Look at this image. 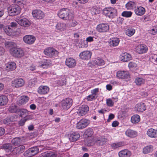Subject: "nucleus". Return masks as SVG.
<instances>
[{
  "label": "nucleus",
  "instance_id": "f257e3e1",
  "mask_svg": "<svg viewBox=\"0 0 157 157\" xmlns=\"http://www.w3.org/2000/svg\"><path fill=\"white\" fill-rule=\"evenodd\" d=\"M58 15L59 17L65 20L72 21L74 18V15L71 11L68 9L63 8L59 10Z\"/></svg>",
  "mask_w": 157,
  "mask_h": 157
},
{
  "label": "nucleus",
  "instance_id": "f03ea898",
  "mask_svg": "<svg viewBox=\"0 0 157 157\" xmlns=\"http://www.w3.org/2000/svg\"><path fill=\"white\" fill-rule=\"evenodd\" d=\"M21 9L18 5H14L8 8V14L10 16H13L19 14Z\"/></svg>",
  "mask_w": 157,
  "mask_h": 157
},
{
  "label": "nucleus",
  "instance_id": "7ed1b4c3",
  "mask_svg": "<svg viewBox=\"0 0 157 157\" xmlns=\"http://www.w3.org/2000/svg\"><path fill=\"white\" fill-rule=\"evenodd\" d=\"M72 104V99L70 98H67L62 101L60 103V107L63 109L67 110L70 107Z\"/></svg>",
  "mask_w": 157,
  "mask_h": 157
},
{
  "label": "nucleus",
  "instance_id": "20e7f679",
  "mask_svg": "<svg viewBox=\"0 0 157 157\" xmlns=\"http://www.w3.org/2000/svg\"><path fill=\"white\" fill-rule=\"evenodd\" d=\"M10 53L15 57H21L24 55V52L21 49L17 48H13L10 50Z\"/></svg>",
  "mask_w": 157,
  "mask_h": 157
},
{
  "label": "nucleus",
  "instance_id": "39448f33",
  "mask_svg": "<svg viewBox=\"0 0 157 157\" xmlns=\"http://www.w3.org/2000/svg\"><path fill=\"white\" fill-rule=\"evenodd\" d=\"M117 12L116 10L113 8H107L103 10L104 14L110 18H113Z\"/></svg>",
  "mask_w": 157,
  "mask_h": 157
},
{
  "label": "nucleus",
  "instance_id": "423d86ee",
  "mask_svg": "<svg viewBox=\"0 0 157 157\" xmlns=\"http://www.w3.org/2000/svg\"><path fill=\"white\" fill-rule=\"evenodd\" d=\"M16 21L20 25L24 27H28L31 25L30 21L25 18L18 17L16 19Z\"/></svg>",
  "mask_w": 157,
  "mask_h": 157
},
{
  "label": "nucleus",
  "instance_id": "0eeeda50",
  "mask_svg": "<svg viewBox=\"0 0 157 157\" xmlns=\"http://www.w3.org/2000/svg\"><path fill=\"white\" fill-rule=\"evenodd\" d=\"M24 80L21 78H18L11 82V86L13 87L18 88L23 86L25 84Z\"/></svg>",
  "mask_w": 157,
  "mask_h": 157
},
{
  "label": "nucleus",
  "instance_id": "6e6552de",
  "mask_svg": "<svg viewBox=\"0 0 157 157\" xmlns=\"http://www.w3.org/2000/svg\"><path fill=\"white\" fill-rule=\"evenodd\" d=\"M44 52L45 55L50 57L57 55L58 53L57 51L51 47L46 48L44 50Z\"/></svg>",
  "mask_w": 157,
  "mask_h": 157
},
{
  "label": "nucleus",
  "instance_id": "1a4fd4ad",
  "mask_svg": "<svg viewBox=\"0 0 157 157\" xmlns=\"http://www.w3.org/2000/svg\"><path fill=\"white\" fill-rule=\"evenodd\" d=\"M90 123V121L88 119H82L76 125V128L78 129H82L86 127Z\"/></svg>",
  "mask_w": 157,
  "mask_h": 157
},
{
  "label": "nucleus",
  "instance_id": "9d476101",
  "mask_svg": "<svg viewBox=\"0 0 157 157\" xmlns=\"http://www.w3.org/2000/svg\"><path fill=\"white\" fill-rule=\"evenodd\" d=\"M96 29L100 33H105L108 31L109 26L107 24L101 23L98 25Z\"/></svg>",
  "mask_w": 157,
  "mask_h": 157
},
{
  "label": "nucleus",
  "instance_id": "9b49d317",
  "mask_svg": "<svg viewBox=\"0 0 157 157\" xmlns=\"http://www.w3.org/2000/svg\"><path fill=\"white\" fill-rule=\"evenodd\" d=\"M117 76L118 78L124 79L126 81L128 80L130 78L129 72L125 71H117Z\"/></svg>",
  "mask_w": 157,
  "mask_h": 157
},
{
  "label": "nucleus",
  "instance_id": "f8f14e48",
  "mask_svg": "<svg viewBox=\"0 0 157 157\" xmlns=\"http://www.w3.org/2000/svg\"><path fill=\"white\" fill-rule=\"evenodd\" d=\"M40 146H39L38 147H35L29 149L25 153L26 154V156L28 157L32 156L36 154L39 152V147Z\"/></svg>",
  "mask_w": 157,
  "mask_h": 157
},
{
  "label": "nucleus",
  "instance_id": "ddd939ff",
  "mask_svg": "<svg viewBox=\"0 0 157 157\" xmlns=\"http://www.w3.org/2000/svg\"><path fill=\"white\" fill-rule=\"evenodd\" d=\"M32 14L35 18L37 19H41L44 17V14L41 10H33Z\"/></svg>",
  "mask_w": 157,
  "mask_h": 157
},
{
  "label": "nucleus",
  "instance_id": "4468645a",
  "mask_svg": "<svg viewBox=\"0 0 157 157\" xmlns=\"http://www.w3.org/2000/svg\"><path fill=\"white\" fill-rule=\"evenodd\" d=\"M35 40V37L32 35H26L23 37V40L24 42L28 44H33Z\"/></svg>",
  "mask_w": 157,
  "mask_h": 157
},
{
  "label": "nucleus",
  "instance_id": "2eb2a0df",
  "mask_svg": "<svg viewBox=\"0 0 157 157\" xmlns=\"http://www.w3.org/2000/svg\"><path fill=\"white\" fill-rule=\"evenodd\" d=\"M89 108L86 105H82L78 109L77 113L80 116L86 114L89 111Z\"/></svg>",
  "mask_w": 157,
  "mask_h": 157
},
{
  "label": "nucleus",
  "instance_id": "dca6fc26",
  "mask_svg": "<svg viewBox=\"0 0 157 157\" xmlns=\"http://www.w3.org/2000/svg\"><path fill=\"white\" fill-rule=\"evenodd\" d=\"M136 49L138 53L142 54L147 52L148 48L144 44H139L136 47Z\"/></svg>",
  "mask_w": 157,
  "mask_h": 157
},
{
  "label": "nucleus",
  "instance_id": "f3484780",
  "mask_svg": "<svg viewBox=\"0 0 157 157\" xmlns=\"http://www.w3.org/2000/svg\"><path fill=\"white\" fill-rule=\"evenodd\" d=\"M67 26L66 24L64 23L58 22L56 25V29L57 32H63L66 29Z\"/></svg>",
  "mask_w": 157,
  "mask_h": 157
},
{
  "label": "nucleus",
  "instance_id": "a211bd4d",
  "mask_svg": "<svg viewBox=\"0 0 157 157\" xmlns=\"http://www.w3.org/2000/svg\"><path fill=\"white\" fill-rule=\"evenodd\" d=\"M92 53L89 51H85L82 52L79 54L80 57L82 59H89L91 56Z\"/></svg>",
  "mask_w": 157,
  "mask_h": 157
},
{
  "label": "nucleus",
  "instance_id": "6ab92c4d",
  "mask_svg": "<svg viewBox=\"0 0 157 157\" xmlns=\"http://www.w3.org/2000/svg\"><path fill=\"white\" fill-rule=\"evenodd\" d=\"M132 155L130 151L127 149H124L120 151L118 153L119 157H130Z\"/></svg>",
  "mask_w": 157,
  "mask_h": 157
},
{
  "label": "nucleus",
  "instance_id": "aec40b11",
  "mask_svg": "<svg viewBox=\"0 0 157 157\" xmlns=\"http://www.w3.org/2000/svg\"><path fill=\"white\" fill-rule=\"evenodd\" d=\"M66 64L69 67H74L76 65V60L73 58H68L66 60Z\"/></svg>",
  "mask_w": 157,
  "mask_h": 157
},
{
  "label": "nucleus",
  "instance_id": "412c9836",
  "mask_svg": "<svg viewBox=\"0 0 157 157\" xmlns=\"http://www.w3.org/2000/svg\"><path fill=\"white\" fill-rule=\"evenodd\" d=\"M29 99V98L27 96H21L18 99L17 103L19 105H24L28 101Z\"/></svg>",
  "mask_w": 157,
  "mask_h": 157
},
{
  "label": "nucleus",
  "instance_id": "4be33fe9",
  "mask_svg": "<svg viewBox=\"0 0 157 157\" xmlns=\"http://www.w3.org/2000/svg\"><path fill=\"white\" fill-rule=\"evenodd\" d=\"M49 88L45 86H41L38 89V92L40 94L44 95L47 94L49 91Z\"/></svg>",
  "mask_w": 157,
  "mask_h": 157
},
{
  "label": "nucleus",
  "instance_id": "5701e85b",
  "mask_svg": "<svg viewBox=\"0 0 157 157\" xmlns=\"http://www.w3.org/2000/svg\"><path fill=\"white\" fill-rule=\"evenodd\" d=\"M120 40L117 37H114L110 39L108 41L109 45L111 47L117 46Z\"/></svg>",
  "mask_w": 157,
  "mask_h": 157
},
{
  "label": "nucleus",
  "instance_id": "b1692460",
  "mask_svg": "<svg viewBox=\"0 0 157 157\" xmlns=\"http://www.w3.org/2000/svg\"><path fill=\"white\" fill-rule=\"evenodd\" d=\"M135 14L138 16H142L145 13V9L142 6H138L134 10Z\"/></svg>",
  "mask_w": 157,
  "mask_h": 157
},
{
  "label": "nucleus",
  "instance_id": "393cba45",
  "mask_svg": "<svg viewBox=\"0 0 157 157\" xmlns=\"http://www.w3.org/2000/svg\"><path fill=\"white\" fill-rule=\"evenodd\" d=\"M135 107L136 111L138 112H143L146 109V105L142 102L137 103Z\"/></svg>",
  "mask_w": 157,
  "mask_h": 157
},
{
  "label": "nucleus",
  "instance_id": "a878e982",
  "mask_svg": "<svg viewBox=\"0 0 157 157\" xmlns=\"http://www.w3.org/2000/svg\"><path fill=\"white\" fill-rule=\"evenodd\" d=\"M25 149V147L23 145H20L15 147L12 151L13 154L16 155L23 152Z\"/></svg>",
  "mask_w": 157,
  "mask_h": 157
},
{
  "label": "nucleus",
  "instance_id": "bb28decb",
  "mask_svg": "<svg viewBox=\"0 0 157 157\" xmlns=\"http://www.w3.org/2000/svg\"><path fill=\"white\" fill-rule=\"evenodd\" d=\"M51 63V61L50 60L44 59L40 61L39 66L44 69L47 68L50 66Z\"/></svg>",
  "mask_w": 157,
  "mask_h": 157
},
{
  "label": "nucleus",
  "instance_id": "cd10ccee",
  "mask_svg": "<svg viewBox=\"0 0 157 157\" xmlns=\"http://www.w3.org/2000/svg\"><path fill=\"white\" fill-rule=\"evenodd\" d=\"M147 134L150 137L155 138L157 137V131L152 128H150L147 130Z\"/></svg>",
  "mask_w": 157,
  "mask_h": 157
},
{
  "label": "nucleus",
  "instance_id": "c85d7f7f",
  "mask_svg": "<svg viewBox=\"0 0 157 157\" xmlns=\"http://www.w3.org/2000/svg\"><path fill=\"white\" fill-rule=\"evenodd\" d=\"M125 134L128 137L133 138L136 136L137 132L135 131L128 128L125 131Z\"/></svg>",
  "mask_w": 157,
  "mask_h": 157
},
{
  "label": "nucleus",
  "instance_id": "c756f323",
  "mask_svg": "<svg viewBox=\"0 0 157 157\" xmlns=\"http://www.w3.org/2000/svg\"><path fill=\"white\" fill-rule=\"evenodd\" d=\"M80 137V135L78 132H72L70 135L69 139L70 141L74 142L77 140Z\"/></svg>",
  "mask_w": 157,
  "mask_h": 157
},
{
  "label": "nucleus",
  "instance_id": "7c9ffc66",
  "mask_svg": "<svg viewBox=\"0 0 157 157\" xmlns=\"http://www.w3.org/2000/svg\"><path fill=\"white\" fill-rule=\"evenodd\" d=\"M131 55L126 52H125L122 54L120 56L121 60L123 62H127L129 61L131 59Z\"/></svg>",
  "mask_w": 157,
  "mask_h": 157
},
{
  "label": "nucleus",
  "instance_id": "2f4dec72",
  "mask_svg": "<svg viewBox=\"0 0 157 157\" xmlns=\"http://www.w3.org/2000/svg\"><path fill=\"white\" fill-rule=\"evenodd\" d=\"M16 63L14 62H10L6 64V69L8 71L14 70L16 68Z\"/></svg>",
  "mask_w": 157,
  "mask_h": 157
},
{
  "label": "nucleus",
  "instance_id": "473e14b6",
  "mask_svg": "<svg viewBox=\"0 0 157 157\" xmlns=\"http://www.w3.org/2000/svg\"><path fill=\"white\" fill-rule=\"evenodd\" d=\"M19 113L20 116L22 117H27L28 116H32L29 115L30 112L25 109H20L19 111Z\"/></svg>",
  "mask_w": 157,
  "mask_h": 157
},
{
  "label": "nucleus",
  "instance_id": "72a5a7b5",
  "mask_svg": "<svg viewBox=\"0 0 157 157\" xmlns=\"http://www.w3.org/2000/svg\"><path fill=\"white\" fill-rule=\"evenodd\" d=\"M153 150V146L149 145L145 147L143 149V152L144 154H147L152 152Z\"/></svg>",
  "mask_w": 157,
  "mask_h": 157
},
{
  "label": "nucleus",
  "instance_id": "f704fd0d",
  "mask_svg": "<svg viewBox=\"0 0 157 157\" xmlns=\"http://www.w3.org/2000/svg\"><path fill=\"white\" fill-rule=\"evenodd\" d=\"M8 101L7 97L5 95L0 96V105H6Z\"/></svg>",
  "mask_w": 157,
  "mask_h": 157
},
{
  "label": "nucleus",
  "instance_id": "c9c22d12",
  "mask_svg": "<svg viewBox=\"0 0 157 157\" xmlns=\"http://www.w3.org/2000/svg\"><path fill=\"white\" fill-rule=\"evenodd\" d=\"M107 141V138L105 136H103L99 138V139L97 140V143L100 145H102L104 144Z\"/></svg>",
  "mask_w": 157,
  "mask_h": 157
},
{
  "label": "nucleus",
  "instance_id": "e433bc0d",
  "mask_svg": "<svg viewBox=\"0 0 157 157\" xmlns=\"http://www.w3.org/2000/svg\"><path fill=\"white\" fill-rule=\"evenodd\" d=\"M131 121L133 124L138 123L140 121V116L137 114L133 115L131 117Z\"/></svg>",
  "mask_w": 157,
  "mask_h": 157
},
{
  "label": "nucleus",
  "instance_id": "4c0bfd02",
  "mask_svg": "<svg viewBox=\"0 0 157 157\" xmlns=\"http://www.w3.org/2000/svg\"><path fill=\"white\" fill-rule=\"evenodd\" d=\"M66 82L65 76L60 77L59 79L56 81L57 85L62 86Z\"/></svg>",
  "mask_w": 157,
  "mask_h": 157
},
{
  "label": "nucleus",
  "instance_id": "58836bf2",
  "mask_svg": "<svg viewBox=\"0 0 157 157\" xmlns=\"http://www.w3.org/2000/svg\"><path fill=\"white\" fill-rule=\"evenodd\" d=\"M134 82L136 85L141 86L144 83L145 80L142 78L137 77L136 78Z\"/></svg>",
  "mask_w": 157,
  "mask_h": 157
},
{
  "label": "nucleus",
  "instance_id": "ea45409f",
  "mask_svg": "<svg viewBox=\"0 0 157 157\" xmlns=\"http://www.w3.org/2000/svg\"><path fill=\"white\" fill-rule=\"evenodd\" d=\"M93 62L94 63L99 66L105 64L104 61L102 59L99 58L95 59Z\"/></svg>",
  "mask_w": 157,
  "mask_h": 157
},
{
  "label": "nucleus",
  "instance_id": "a19ab883",
  "mask_svg": "<svg viewBox=\"0 0 157 157\" xmlns=\"http://www.w3.org/2000/svg\"><path fill=\"white\" fill-rule=\"evenodd\" d=\"M33 119L32 116H28L27 117H24L21 119L19 122V124L21 126L23 125L25 122L28 120L32 119Z\"/></svg>",
  "mask_w": 157,
  "mask_h": 157
},
{
  "label": "nucleus",
  "instance_id": "79ce46f5",
  "mask_svg": "<svg viewBox=\"0 0 157 157\" xmlns=\"http://www.w3.org/2000/svg\"><path fill=\"white\" fill-rule=\"evenodd\" d=\"M14 3L20 6H21L24 7V5L26 3V0H13Z\"/></svg>",
  "mask_w": 157,
  "mask_h": 157
},
{
  "label": "nucleus",
  "instance_id": "37998d69",
  "mask_svg": "<svg viewBox=\"0 0 157 157\" xmlns=\"http://www.w3.org/2000/svg\"><path fill=\"white\" fill-rule=\"evenodd\" d=\"M4 30L6 33L9 36H11L13 34V30L10 26H6L4 28Z\"/></svg>",
  "mask_w": 157,
  "mask_h": 157
},
{
  "label": "nucleus",
  "instance_id": "c03bdc74",
  "mask_svg": "<svg viewBox=\"0 0 157 157\" xmlns=\"http://www.w3.org/2000/svg\"><path fill=\"white\" fill-rule=\"evenodd\" d=\"M135 30L133 28L128 29L126 31V34L128 36L131 37L135 33Z\"/></svg>",
  "mask_w": 157,
  "mask_h": 157
},
{
  "label": "nucleus",
  "instance_id": "a18cd8bd",
  "mask_svg": "<svg viewBox=\"0 0 157 157\" xmlns=\"http://www.w3.org/2000/svg\"><path fill=\"white\" fill-rule=\"evenodd\" d=\"M124 145V143L123 142H119L117 143H115L111 144L112 147L113 149H116Z\"/></svg>",
  "mask_w": 157,
  "mask_h": 157
},
{
  "label": "nucleus",
  "instance_id": "49530a36",
  "mask_svg": "<svg viewBox=\"0 0 157 157\" xmlns=\"http://www.w3.org/2000/svg\"><path fill=\"white\" fill-rule=\"evenodd\" d=\"M135 4L134 2H128L125 5L126 7L128 10H131L135 6Z\"/></svg>",
  "mask_w": 157,
  "mask_h": 157
},
{
  "label": "nucleus",
  "instance_id": "de8ad7c7",
  "mask_svg": "<svg viewBox=\"0 0 157 157\" xmlns=\"http://www.w3.org/2000/svg\"><path fill=\"white\" fill-rule=\"evenodd\" d=\"M9 111L11 113H16L17 112V107L14 104H12L10 106L9 109Z\"/></svg>",
  "mask_w": 157,
  "mask_h": 157
},
{
  "label": "nucleus",
  "instance_id": "09e8293b",
  "mask_svg": "<svg viewBox=\"0 0 157 157\" xmlns=\"http://www.w3.org/2000/svg\"><path fill=\"white\" fill-rule=\"evenodd\" d=\"M132 14V13L131 11H124L123 12L121 15L124 17H130Z\"/></svg>",
  "mask_w": 157,
  "mask_h": 157
},
{
  "label": "nucleus",
  "instance_id": "8fccbe9b",
  "mask_svg": "<svg viewBox=\"0 0 157 157\" xmlns=\"http://www.w3.org/2000/svg\"><path fill=\"white\" fill-rule=\"evenodd\" d=\"M106 103L107 105L109 107L113 106L114 104V101L110 98L106 99Z\"/></svg>",
  "mask_w": 157,
  "mask_h": 157
},
{
  "label": "nucleus",
  "instance_id": "3c124183",
  "mask_svg": "<svg viewBox=\"0 0 157 157\" xmlns=\"http://www.w3.org/2000/svg\"><path fill=\"white\" fill-rule=\"evenodd\" d=\"M2 148L5 149H8L10 151H11L12 149L11 144H4L2 146Z\"/></svg>",
  "mask_w": 157,
  "mask_h": 157
},
{
  "label": "nucleus",
  "instance_id": "603ef678",
  "mask_svg": "<svg viewBox=\"0 0 157 157\" xmlns=\"http://www.w3.org/2000/svg\"><path fill=\"white\" fill-rule=\"evenodd\" d=\"M73 20V19H72ZM73 21L71 23H68L67 24V26L68 27H72L75 26L78 23L76 21L72 20Z\"/></svg>",
  "mask_w": 157,
  "mask_h": 157
},
{
  "label": "nucleus",
  "instance_id": "864d4df0",
  "mask_svg": "<svg viewBox=\"0 0 157 157\" xmlns=\"http://www.w3.org/2000/svg\"><path fill=\"white\" fill-rule=\"evenodd\" d=\"M94 37H92L91 36H89L86 38V43L85 44V46H84L85 47H87L88 46V44L87 42H91L94 41Z\"/></svg>",
  "mask_w": 157,
  "mask_h": 157
},
{
  "label": "nucleus",
  "instance_id": "5fc2aeb1",
  "mask_svg": "<svg viewBox=\"0 0 157 157\" xmlns=\"http://www.w3.org/2000/svg\"><path fill=\"white\" fill-rule=\"evenodd\" d=\"M36 82V80L35 79H33L30 80L29 81L28 86L30 87H32L35 84Z\"/></svg>",
  "mask_w": 157,
  "mask_h": 157
},
{
  "label": "nucleus",
  "instance_id": "6e6d98bb",
  "mask_svg": "<svg viewBox=\"0 0 157 157\" xmlns=\"http://www.w3.org/2000/svg\"><path fill=\"white\" fill-rule=\"evenodd\" d=\"M85 133L88 137H91L93 133V130L91 128H89L87 129Z\"/></svg>",
  "mask_w": 157,
  "mask_h": 157
},
{
  "label": "nucleus",
  "instance_id": "4d7b16f0",
  "mask_svg": "<svg viewBox=\"0 0 157 157\" xmlns=\"http://www.w3.org/2000/svg\"><path fill=\"white\" fill-rule=\"evenodd\" d=\"M97 97L92 94L87 97L86 99L88 101H91L96 99Z\"/></svg>",
  "mask_w": 157,
  "mask_h": 157
},
{
  "label": "nucleus",
  "instance_id": "13d9d810",
  "mask_svg": "<svg viewBox=\"0 0 157 157\" xmlns=\"http://www.w3.org/2000/svg\"><path fill=\"white\" fill-rule=\"evenodd\" d=\"M99 92V88H96L92 90L91 91V94L97 97V93Z\"/></svg>",
  "mask_w": 157,
  "mask_h": 157
},
{
  "label": "nucleus",
  "instance_id": "bf43d9fd",
  "mask_svg": "<svg viewBox=\"0 0 157 157\" xmlns=\"http://www.w3.org/2000/svg\"><path fill=\"white\" fill-rule=\"evenodd\" d=\"M128 66L130 69H132L136 67L137 64L134 62H131L129 63Z\"/></svg>",
  "mask_w": 157,
  "mask_h": 157
},
{
  "label": "nucleus",
  "instance_id": "052dcab7",
  "mask_svg": "<svg viewBox=\"0 0 157 157\" xmlns=\"http://www.w3.org/2000/svg\"><path fill=\"white\" fill-rule=\"evenodd\" d=\"M143 19V21L146 22L149 21L151 20L150 18L149 15L147 14L144 15L142 18Z\"/></svg>",
  "mask_w": 157,
  "mask_h": 157
},
{
  "label": "nucleus",
  "instance_id": "680f3d73",
  "mask_svg": "<svg viewBox=\"0 0 157 157\" xmlns=\"http://www.w3.org/2000/svg\"><path fill=\"white\" fill-rule=\"evenodd\" d=\"M47 153L48 157H56L57 156L56 154L53 151H50Z\"/></svg>",
  "mask_w": 157,
  "mask_h": 157
},
{
  "label": "nucleus",
  "instance_id": "e2e57ef3",
  "mask_svg": "<svg viewBox=\"0 0 157 157\" xmlns=\"http://www.w3.org/2000/svg\"><path fill=\"white\" fill-rule=\"evenodd\" d=\"M151 34L153 35H155L157 34V27H154L150 31Z\"/></svg>",
  "mask_w": 157,
  "mask_h": 157
},
{
  "label": "nucleus",
  "instance_id": "0e129e2a",
  "mask_svg": "<svg viewBox=\"0 0 157 157\" xmlns=\"http://www.w3.org/2000/svg\"><path fill=\"white\" fill-rule=\"evenodd\" d=\"M19 139L17 138H15L13 139L12 140L11 142L12 144H15L18 143L19 141Z\"/></svg>",
  "mask_w": 157,
  "mask_h": 157
},
{
  "label": "nucleus",
  "instance_id": "69168bd1",
  "mask_svg": "<svg viewBox=\"0 0 157 157\" xmlns=\"http://www.w3.org/2000/svg\"><path fill=\"white\" fill-rule=\"evenodd\" d=\"M91 13L92 15H94L98 13V11L95 8H93L91 9Z\"/></svg>",
  "mask_w": 157,
  "mask_h": 157
},
{
  "label": "nucleus",
  "instance_id": "338daca9",
  "mask_svg": "<svg viewBox=\"0 0 157 157\" xmlns=\"http://www.w3.org/2000/svg\"><path fill=\"white\" fill-rule=\"evenodd\" d=\"M114 117V115L113 114H110L109 115V118L107 120L108 122H109L110 121L113 119Z\"/></svg>",
  "mask_w": 157,
  "mask_h": 157
},
{
  "label": "nucleus",
  "instance_id": "774afa93",
  "mask_svg": "<svg viewBox=\"0 0 157 157\" xmlns=\"http://www.w3.org/2000/svg\"><path fill=\"white\" fill-rule=\"evenodd\" d=\"M36 67L34 64L31 65L29 68V70L33 71L36 69Z\"/></svg>",
  "mask_w": 157,
  "mask_h": 157
}]
</instances>
